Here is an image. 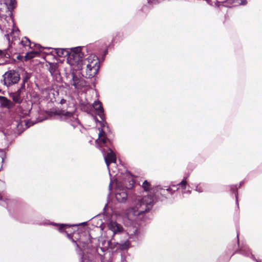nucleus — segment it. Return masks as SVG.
<instances>
[{"instance_id":"4","label":"nucleus","mask_w":262,"mask_h":262,"mask_svg":"<svg viewBox=\"0 0 262 262\" xmlns=\"http://www.w3.org/2000/svg\"><path fill=\"white\" fill-rule=\"evenodd\" d=\"M19 79V74L14 71H9L4 75V84L7 86L16 83Z\"/></svg>"},{"instance_id":"19","label":"nucleus","mask_w":262,"mask_h":262,"mask_svg":"<svg viewBox=\"0 0 262 262\" xmlns=\"http://www.w3.org/2000/svg\"><path fill=\"white\" fill-rule=\"evenodd\" d=\"M128 245H129V242L126 241L124 243V244L123 245H122L121 246V248L123 249H124L127 248L128 247Z\"/></svg>"},{"instance_id":"20","label":"nucleus","mask_w":262,"mask_h":262,"mask_svg":"<svg viewBox=\"0 0 262 262\" xmlns=\"http://www.w3.org/2000/svg\"><path fill=\"white\" fill-rule=\"evenodd\" d=\"M55 66H51L49 68V71L51 74L52 75L55 71Z\"/></svg>"},{"instance_id":"13","label":"nucleus","mask_w":262,"mask_h":262,"mask_svg":"<svg viewBox=\"0 0 262 262\" xmlns=\"http://www.w3.org/2000/svg\"><path fill=\"white\" fill-rule=\"evenodd\" d=\"M5 4L9 10H13L16 5L15 0H5Z\"/></svg>"},{"instance_id":"6","label":"nucleus","mask_w":262,"mask_h":262,"mask_svg":"<svg viewBox=\"0 0 262 262\" xmlns=\"http://www.w3.org/2000/svg\"><path fill=\"white\" fill-rule=\"evenodd\" d=\"M104 160L107 168L109 169V165L111 163H116V157L115 154L110 148L108 149L106 155H104Z\"/></svg>"},{"instance_id":"2","label":"nucleus","mask_w":262,"mask_h":262,"mask_svg":"<svg viewBox=\"0 0 262 262\" xmlns=\"http://www.w3.org/2000/svg\"><path fill=\"white\" fill-rule=\"evenodd\" d=\"M153 199L150 196H145L142 199H137L134 206L128 210V216L132 215H139L150 209L153 203Z\"/></svg>"},{"instance_id":"21","label":"nucleus","mask_w":262,"mask_h":262,"mask_svg":"<svg viewBox=\"0 0 262 262\" xmlns=\"http://www.w3.org/2000/svg\"><path fill=\"white\" fill-rule=\"evenodd\" d=\"M187 182L185 180H183L180 184V185H181L182 187L184 188H185V186L186 185Z\"/></svg>"},{"instance_id":"16","label":"nucleus","mask_w":262,"mask_h":262,"mask_svg":"<svg viewBox=\"0 0 262 262\" xmlns=\"http://www.w3.org/2000/svg\"><path fill=\"white\" fill-rule=\"evenodd\" d=\"M21 43L23 46H31L30 41L27 37H25L22 39Z\"/></svg>"},{"instance_id":"10","label":"nucleus","mask_w":262,"mask_h":262,"mask_svg":"<svg viewBox=\"0 0 262 262\" xmlns=\"http://www.w3.org/2000/svg\"><path fill=\"white\" fill-rule=\"evenodd\" d=\"M99 138L97 140H96V143L98 146L101 147L106 143L107 139L105 136V133L102 129L99 128Z\"/></svg>"},{"instance_id":"8","label":"nucleus","mask_w":262,"mask_h":262,"mask_svg":"<svg viewBox=\"0 0 262 262\" xmlns=\"http://www.w3.org/2000/svg\"><path fill=\"white\" fill-rule=\"evenodd\" d=\"M116 198L118 202H125L127 198L126 190L125 189L117 188L116 193Z\"/></svg>"},{"instance_id":"11","label":"nucleus","mask_w":262,"mask_h":262,"mask_svg":"<svg viewBox=\"0 0 262 262\" xmlns=\"http://www.w3.org/2000/svg\"><path fill=\"white\" fill-rule=\"evenodd\" d=\"M0 104L2 106L8 108H11L14 106L13 102L3 96H0Z\"/></svg>"},{"instance_id":"15","label":"nucleus","mask_w":262,"mask_h":262,"mask_svg":"<svg viewBox=\"0 0 262 262\" xmlns=\"http://www.w3.org/2000/svg\"><path fill=\"white\" fill-rule=\"evenodd\" d=\"M56 53L59 56H64L68 54V51L63 49H57Z\"/></svg>"},{"instance_id":"1","label":"nucleus","mask_w":262,"mask_h":262,"mask_svg":"<svg viewBox=\"0 0 262 262\" xmlns=\"http://www.w3.org/2000/svg\"><path fill=\"white\" fill-rule=\"evenodd\" d=\"M83 54L81 48L77 47L74 49L67 58V62L71 66L72 72L67 76L69 83L76 89H80L85 85L84 80L81 77L80 71L83 65Z\"/></svg>"},{"instance_id":"5","label":"nucleus","mask_w":262,"mask_h":262,"mask_svg":"<svg viewBox=\"0 0 262 262\" xmlns=\"http://www.w3.org/2000/svg\"><path fill=\"white\" fill-rule=\"evenodd\" d=\"M12 26L11 28L6 29V34L5 36L7 37L9 42L10 41V37H12V41H15L17 39L19 36V31L18 28L15 26L13 22H12Z\"/></svg>"},{"instance_id":"7","label":"nucleus","mask_w":262,"mask_h":262,"mask_svg":"<svg viewBox=\"0 0 262 262\" xmlns=\"http://www.w3.org/2000/svg\"><path fill=\"white\" fill-rule=\"evenodd\" d=\"M108 229L111 230L114 234H119L123 231V227L122 226L117 223L111 221L108 224Z\"/></svg>"},{"instance_id":"12","label":"nucleus","mask_w":262,"mask_h":262,"mask_svg":"<svg viewBox=\"0 0 262 262\" xmlns=\"http://www.w3.org/2000/svg\"><path fill=\"white\" fill-rule=\"evenodd\" d=\"M93 107L95 110L97 112L98 115L100 116L101 119L104 120L103 110L102 104L99 101H95L93 104Z\"/></svg>"},{"instance_id":"14","label":"nucleus","mask_w":262,"mask_h":262,"mask_svg":"<svg viewBox=\"0 0 262 262\" xmlns=\"http://www.w3.org/2000/svg\"><path fill=\"white\" fill-rule=\"evenodd\" d=\"M38 54V53L36 51H33L28 53L25 56L26 60L30 59Z\"/></svg>"},{"instance_id":"9","label":"nucleus","mask_w":262,"mask_h":262,"mask_svg":"<svg viewBox=\"0 0 262 262\" xmlns=\"http://www.w3.org/2000/svg\"><path fill=\"white\" fill-rule=\"evenodd\" d=\"M21 89H19L16 92L10 93V97L12 99L13 103L20 104L23 101L20 94Z\"/></svg>"},{"instance_id":"17","label":"nucleus","mask_w":262,"mask_h":262,"mask_svg":"<svg viewBox=\"0 0 262 262\" xmlns=\"http://www.w3.org/2000/svg\"><path fill=\"white\" fill-rule=\"evenodd\" d=\"M150 184L147 181H145L143 184H142V187L145 191H148L150 189Z\"/></svg>"},{"instance_id":"18","label":"nucleus","mask_w":262,"mask_h":262,"mask_svg":"<svg viewBox=\"0 0 262 262\" xmlns=\"http://www.w3.org/2000/svg\"><path fill=\"white\" fill-rule=\"evenodd\" d=\"M59 115H63L66 117V118H70L72 117L73 114L71 113L70 112H66L64 111H61L59 113Z\"/></svg>"},{"instance_id":"3","label":"nucleus","mask_w":262,"mask_h":262,"mask_svg":"<svg viewBox=\"0 0 262 262\" xmlns=\"http://www.w3.org/2000/svg\"><path fill=\"white\" fill-rule=\"evenodd\" d=\"M86 76L90 78L93 77L97 73L99 69L98 59L97 57L91 55L87 58Z\"/></svg>"}]
</instances>
